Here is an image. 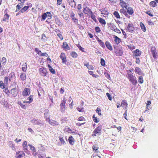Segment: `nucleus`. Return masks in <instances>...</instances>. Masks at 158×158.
Listing matches in <instances>:
<instances>
[{"instance_id": "nucleus-30", "label": "nucleus", "mask_w": 158, "mask_h": 158, "mask_svg": "<svg viewBox=\"0 0 158 158\" xmlns=\"http://www.w3.org/2000/svg\"><path fill=\"white\" fill-rule=\"evenodd\" d=\"M48 66L49 68V69L51 73L53 74H54L56 73V72L54 69H53L52 67L49 65H48Z\"/></svg>"}, {"instance_id": "nucleus-26", "label": "nucleus", "mask_w": 158, "mask_h": 158, "mask_svg": "<svg viewBox=\"0 0 158 158\" xmlns=\"http://www.w3.org/2000/svg\"><path fill=\"white\" fill-rule=\"evenodd\" d=\"M140 25L142 30L143 31L145 32L146 30V29L144 24L142 22H140Z\"/></svg>"}, {"instance_id": "nucleus-36", "label": "nucleus", "mask_w": 158, "mask_h": 158, "mask_svg": "<svg viewBox=\"0 0 158 158\" xmlns=\"http://www.w3.org/2000/svg\"><path fill=\"white\" fill-rule=\"evenodd\" d=\"M98 20L99 22L102 24L105 25L106 24V22L105 20L102 18H99L98 19Z\"/></svg>"}, {"instance_id": "nucleus-52", "label": "nucleus", "mask_w": 158, "mask_h": 158, "mask_svg": "<svg viewBox=\"0 0 158 158\" xmlns=\"http://www.w3.org/2000/svg\"><path fill=\"white\" fill-rule=\"evenodd\" d=\"M47 17V14L46 13H44L42 15V19L43 20H44Z\"/></svg>"}, {"instance_id": "nucleus-3", "label": "nucleus", "mask_w": 158, "mask_h": 158, "mask_svg": "<svg viewBox=\"0 0 158 158\" xmlns=\"http://www.w3.org/2000/svg\"><path fill=\"white\" fill-rule=\"evenodd\" d=\"M40 74L42 76H45L47 74V69L46 68L42 67L39 69Z\"/></svg>"}, {"instance_id": "nucleus-19", "label": "nucleus", "mask_w": 158, "mask_h": 158, "mask_svg": "<svg viewBox=\"0 0 158 158\" xmlns=\"http://www.w3.org/2000/svg\"><path fill=\"white\" fill-rule=\"evenodd\" d=\"M120 3L121 4V6L123 8V7L125 8L126 9H127V3L124 1L123 0H119Z\"/></svg>"}, {"instance_id": "nucleus-15", "label": "nucleus", "mask_w": 158, "mask_h": 158, "mask_svg": "<svg viewBox=\"0 0 158 158\" xmlns=\"http://www.w3.org/2000/svg\"><path fill=\"white\" fill-rule=\"evenodd\" d=\"M75 14L73 12H72L71 13L70 16L72 19V20L74 21V23L76 24H77L78 23V19H76L74 17Z\"/></svg>"}, {"instance_id": "nucleus-17", "label": "nucleus", "mask_w": 158, "mask_h": 158, "mask_svg": "<svg viewBox=\"0 0 158 158\" xmlns=\"http://www.w3.org/2000/svg\"><path fill=\"white\" fill-rule=\"evenodd\" d=\"M68 141L70 145H73L74 144L75 140L72 136L71 135L69 137L68 139Z\"/></svg>"}, {"instance_id": "nucleus-62", "label": "nucleus", "mask_w": 158, "mask_h": 158, "mask_svg": "<svg viewBox=\"0 0 158 158\" xmlns=\"http://www.w3.org/2000/svg\"><path fill=\"white\" fill-rule=\"evenodd\" d=\"M114 31L118 33H121V31L120 30L118 29L117 27L116 28Z\"/></svg>"}, {"instance_id": "nucleus-8", "label": "nucleus", "mask_w": 158, "mask_h": 158, "mask_svg": "<svg viewBox=\"0 0 158 158\" xmlns=\"http://www.w3.org/2000/svg\"><path fill=\"white\" fill-rule=\"evenodd\" d=\"M83 12L85 14H89L90 15L93 13L91 10L88 7L84 8Z\"/></svg>"}, {"instance_id": "nucleus-55", "label": "nucleus", "mask_w": 158, "mask_h": 158, "mask_svg": "<svg viewBox=\"0 0 158 158\" xmlns=\"http://www.w3.org/2000/svg\"><path fill=\"white\" fill-rule=\"evenodd\" d=\"M0 87L2 89H4L5 88V85L2 81H0Z\"/></svg>"}, {"instance_id": "nucleus-37", "label": "nucleus", "mask_w": 158, "mask_h": 158, "mask_svg": "<svg viewBox=\"0 0 158 158\" xmlns=\"http://www.w3.org/2000/svg\"><path fill=\"white\" fill-rule=\"evenodd\" d=\"M150 5L152 7H154L157 6L156 2L154 1H151L150 3Z\"/></svg>"}, {"instance_id": "nucleus-44", "label": "nucleus", "mask_w": 158, "mask_h": 158, "mask_svg": "<svg viewBox=\"0 0 158 158\" xmlns=\"http://www.w3.org/2000/svg\"><path fill=\"white\" fill-rule=\"evenodd\" d=\"M90 17L91 18V19L93 20L96 22L97 21V19L96 18V17L95 15H94L93 13H92V14H91L90 15Z\"/></svg>"}, {"instance_id": "nucleus-40", "label": "nucleus", "mask_w": 158, "mask_h": 158, "mask_svg": "<svg viewBox=\"0 0 158 158\" xmlns=\"http://www.w3.org/2000/svg\"><path fill=\"white\" fill-rule=\"evenodd\" d=\"M138 82L140 84H142L143 83V80L142 76H140L139 77Z\"/></svg>"}, {"instance_id": "nucleus-56", "label": "nucleus", "mask_w": 158, "mask_h": 158, "mask_svg": "<svg viewBox=\"0 0 158 158\" xmlns=\"http://www.w3.org/2000/svg\"><path fill=\"white\" fill-rule=\"evenodd\" d=\"M77 47L79 49L83 52H84V48L82 47L79 44L77 45Z\"/></svg>"}, {"instance_id": "nucleus-58", "label": "nucleus", "mask_w": 158, "mask_h": 158, "mask_svg": "<svg viewBox=\"0 0 158 158\" xmlns=\"http://www.w3.org/2000/svg\"><path fill=\"white\" fill-rule=\"evenodd\" d=\"M106 95L108 97V99L110 100H111L112 98L110 94L109 93H106Z\"/></svg>"}, {"instance_id": "nucleus-10", "label": "nucleus", "mask_w": 158, "mask_h": 158, "mask_svg": "<svg viewBox=\"0 0 158 158\" xmlns=\"http://www.w3.org/2000/svg\"><path fill=\"white\" fill-rule=\"evenodd\" d=\"M10 94L14 97H15L18 94V92L16 90L15 88H13L10 90Z\"/></svg>"}, {"instance_id": "nucleus-38", "label": "nucleus", "mask_w": 158, "mask_h": 158, "mask_svg": "<svg viewBox=\"0 0 158 158\" xmlns=\"http://www.w3.org/2000/svg\"><path fill=\"white\" fill-rule=\"evenodd\" d=\"M3 92L5 93L7 96H9L10 94V91L7 88L3 90Z\"/></svg>"}, {"instance_id": "nucleus-35", "label": "nucleus", "mask_w": 158, "mask_h": 158, "mask_svg": "<svg viewBox=\"0 0 158 158\" xmlns=\"http://www.w3.org/2000/svg\"><path fill=\"white\" fill-rule=\"evenodd\" d=\"M109 26L110 27V29L113 31H114L116 27L113 23H110L109 24Z\"/></svg>"}, {"instance_id": "nucleus-20", "label": "nucleus", "mask_w": 158, "mask_h": 158, "mask_svg": "<svg viewBox=\"0 0 158 158\" xmlns=\"http://www.w3.org/2000/svg\"><path fill=\"white\" fill-rule=\"evenodd\" d=\"M105 45L106 47L110 51H111L113 50L112 47L109 42L108 41H106L105 42Z\"/></svg>"}, {"instance_id": "nucleus-61", "label": "nucleus", "mask_w": 158, "mask_h": 158, "mask_svg": "<svg viewBox=\"0 0 158 158\" xmlns=\"http://www.w3.org/2000/svg\"><path fill=\"white\" fill-rule=\"evenodd\" d=\"M46 14H47V17H48V19H50L51 18V15L50 12H47L46 13Z\"/></svg>"}, {"instance_id": "nucleus-25", "label": "nucleus", "mask_w": 158, "mask_h": 158, "mask_svg": "<svg viewBox=\"0 0 158 158\" xmlns=\"http://www.w3.org/2000/svg\"><path fill=\"white\" fill-rule=\"evenodd\" d=\"M9 145L10 147L12 148L13 150H14L15 148V144L12 141H10L9 142Z\"/></svg>"}, {"instance_id": "nucleus-24", "label": "nucleus", "mask_w": 158, "mask_h": 158, "mask_svg": "<svg viewBox=\"0 0 158 158\" xmlns=\"http://www.w3.org/2000/svg\"><path fill=\"white\" fill-rule=\"evenodd\" d=\"M20 78L21 80L22 81H24L26 79V74L24 73H21L20 76Z\"/></svg>"}, {"instance_id": "nucleus-22", "label": "nucleus", "mask_w": 158, "mask_h": 158, "mask_svg": "<svg viewBox=\"0 0 158 158\" xmlns=\"http://www.w3.org/2000/svg\"><path fill=\"white\" fill-rule=\"evenodd\" d=\"M69 4L72 7H75L76 6V4L74 0H69Z\"/></svg>"}, {"instance_id": "nucleus-14", "label": "nucleus", "mask_w": 158, "mask_h": 158, "mask_svg": "<svg viewBox=\"0 0 158 158\" xmlns=\"http://www.w3.org/2000/svg\"><path fill=\"white\" fill-rule=\"evenodd\" d=\"M23 149L24 150V152L26 153L28 152V146L27 145V142L26 141H24L23 142Z\"/></svg>"}, {"instance_id": "nucleus-28", "label": "nucleus", "mask_w": 158, "mask_h": 158, "mask_svg": "<svg viewBox=\"0 0 158 158\" xmlns=\"http://www.w3.org/2000/svg\"><path fill=\"white\" fill-rule=\"evenodd\" d=\"M9 17V15L7 14L6 13L3 19V21L5 22H7L8 20Z\"/></svg>"}, {"instance_id": "nucleus-27", "label": "nucleus", "mask_w": 158, "mask_h": 158, "mask_svg": "<svg viewBox=\"0 0 158 158\" xmlns=\"http://www.w3.org/2000/svg\"><path fill=\"white\" fill-rule=\"evenodd\" d=\"M63 48L64 49H66L68 50H69L70 49V48L66 42H63Z\"/></svg>"}, {"instance_id": "nucleus-9", "label": "nucleus", "mask_w": 158, "mask_h": 158, "mask_svg": "<svg viewBox=\"0 0 158 158\" xmlns=\"http://www.w3.org/2000/svg\"><path fill=\"white\" fill-rule=\"evenodd\" d=\"M24 153L23 151H19L16 152V158H21L25 156Z\"/></svg>"}, {"instance_id": "nucleus-21", "label": "nucleus", "mask_w": 158, "mask_h": 158, "mask_svg": "<svg viewBox=\"0 0 158 158\" xmlns=\"http://www.w3.org/2000/svg\"><path fill=\"white\" fill-rule=\"evenodd\" d=\"M127 9V12L130 15H132L134 13V10L133 8L131 7H128Z\"/></svg>"}, {"instance_id": "nucleus-13", "label": "nucleus", "mask_w": 158, "mask_h": 158, "mask_svg": "<svg viewBox=\"0 0 158 158\" xmlns=\"http://www.w3.org/2000/svg\"><path fill=\"white\" fill-rule=\"evenodd\" d=\"M135 72L136 73L138 74L139 75H142L143 74V72L141 69L138 67H136L135 68Z\"/></svg>"}, {"instance_id": "nucleus-33", "label": "nucleus", "mask_w": 158, "mask_h": 158, "mask_svg": "<svg viewBox=\"0 0 158 158\" xmlns=\"http://www.w3.org/2000/svg\"><path fill=\"white\" fill-rule=\"evenodd\" d=\"M22 69L24 72H26L27 71V65L26 63H25V64L22 65Z\"/></svg>"}, {"instance_id": "nucleus-2", "label": "nucleus", "mask_w": 158, "mask_h": 158, "mask_svg": "<svg viewBox=\"0 0 158 158\" xmlns=\"http://www.w3.org/2000/svg\"><path fill=\"white\" fill-rule=\"evenodd\" d=\"M31 122L34 125H40V126L43 125V124H42L41 121L38 119L34 118L31 120Z\"/></svg>"}, {"instance_id": "nucleus-7", "label": "nucleus", "mask_w": 158, "mask_h": 158, "mask_svg": "<svg viewBox=\"0 0 158 158\" xmlns=\"http://www.w3.org/2000/svg\"><path fill=\"white\" fill-rule=\"evenodd\" d=\"M115 53L117 56H122L123 54V50L122 48H118L116 50Z\"/></svg>"}, {"instance_id": "nucleus-54", "label": "nucleus", "mask_w": 158, "mask_h": 158, "mask_svg": "<svg viewBox=\"0 0 158 158\" xmlns=\"http://www.w3.org/2000/svg\"><path fill=\"white\" fill-rule=\"evenodd\" d=\"M92 148L93 150H94L95 151H96L98 150V147L97 145H93Z\"/></svg>"}, {"instance_id": "nucleus-39", "label": "nucleus", "mask_w": 158, "mask_h": 158, "mask_svg": "<svg viewBox=\"0 0 158 158\" xmlns=\"http://www.w3.org/2000/svg\"><path fill=\"white\" fill-rule=\"evenodd\" d=\"M128 104L127 103V101L125 100H123L121 102V106L122 107H124L126 106V107L127 106Z\"/></svg>"}, {"instance_id": "nucleus-53", "label": "nucleus", "mask_w": 158, "mask_h": 158, "mask_svg": "<svg viewBox=\"0 0 158 158\" xmlns=\"http://www.w3.org/2000/svg\"><path fill=\"white\" fill-rule=\"evenodd\" d=\"M100 63L102 66H104L105 65V60L103 58H101Z\"/></svg>"}, {"instance_id": "nucleus-42", "label": "nucleus", "mask_w": 158, "mask_h": 158, "mask_svg": "<svg viewBox=\"0 0 158 158\" xmlns=\"http://www.w3.org/2000/svg\"><path fill=\"white\" fill-rule=\"evenodd\" d=\"M113 15L116 18L118 19H120V18L119 15L117 11H114L113 13Z\"/></svg>"}, {"instance_id": "nucleus-32", "label": "nucleus", "mask_w": 158, "mask_h": 158, "mask_svg": "<svg viewBox=\"0 0 158 158\" xmlns=\"http://www.w3.org/2000/svg\"><path fill=\"white\" fill-rule=\"evenodd\" d=\"M29 8V6H25L23 8H22L20 10V12L22 13H23L25 11H26Z\"/></svg>"}, {"instance_id": "nucleus-48", "label": "nucleus", "mask_w": 158, "mask_h": 158, "mask_svg": "<svg viewBox=\"0 0 158 158\" xmlns=\"http://www.w3.org/2000/svg\"><path fill=\"white\" fill-rule=\"evenodd\" d=\"M8 81H9V82L10 81V79H9L8 77H5L4 81V83L7 84Z\"/></svg>"}, {"instance_id": "nucleus-31", "label": "nucleus", "mask_w": 158, "mask_h": 158, "mask_svg": "<svg viewBox=\"0 0 158 158\" xmlns=\"http://www.w3.org/2000/svg\"><path fill=\"white\" fill-rule=\"evenodd\" d=\"M114 41L116 44H118L121 42V40L117 36H114Z\"/></svg>"}, {"instance_id": "nucleus-18", "label": "nucleus", "mask_w": 158, "mask_h": 158, "mask_svg": "<svg viewBox=\"0 0 158 158\" xmlns=\"http://www.w3.org/2000/svg\"><path fill=\"white\" fill-rule=\"evenodd\" d=\"M28 146L30 147V149L33 152V155L35 156L37 154V153L35 147L30 144H28Z\"/></svg>"}, {"instance_id": "nucleus-6", "label": "nucleus", "mask_w": 158, "mask_h": 158, "mask_svg": "<svg viewBox=\"0 0 158 158\" xmlns=\"http://www.w3.org/2000/svg\"><path fill=\"white\" fill-rule=\"evenodd\" d=\"M30 93V89L28 88H25L22 92L23 96L29 95Z\"/></svg>"}, {"instance_id": "nucleus-4", "label": "nucleus", "mask_w": 158, "mask_h": 158, "mask_svg": "<svg viewBox=\"0 0 158 158\" xmlns=\"http://www.w3.org/2000/svg\"><path fill=\"white\" fill-rule=\"evenodd\" d=\"M151 52L155 60L156 59L157 53L156 51V48L154 46H152L151 47Z\"/></svg>"}, {"instance_id": "nucleus-23", "label": "nucleus", "mask_w": 158, "mask_h": 158, "mask_svg": "<svg viewBox=\"0 0 158 158\" xmlns=\"http://www.w3.org/2000/svg\"><path fill=\"white\" fill-rule=\"evenodd\" d=\"M97 40L100 45L103 48H105V46L104 42H103L101 40L99 39L98 37H97Z\"/></svg>"}, {"instance_id": "nucleus-12", "label": "nucleus", "mask_w": 158, "mask_h": 158, "mask_svg": "<svg viewBox=\"0 0 158 158\" xmlns=\"http://www.w3.org/2000/svg\"><path fill=\"white\" fill-rule=\"evenodd\" d=\"M60 58L62 60V62L63 63H65L67 61L65 57V54L64 53H62L60 56Z\"/></svg>"}, {"instance_id": "nucleus-50", "label": "nucleus", "mask_w": 158, "mask_h": 158, "mask_svg": "<svg viewBox=\"0 0 158 158\" xmlns=\"http://www.w3.org/2000/svg\"><path fill=\"white\" fill-rule=\"evenodd\" d=\"M55 21L56 22V23L58 25H61V23L60 21V20L58 18H56L55 19Z\"/></svg>"}, {"instance_id": "nucleus-1", "label": "nucleus", "mask_w": 158, "mask_h": 158, "mask_svg": "<svg viewBox=\"0 0 158 158\" xmlns=\"http://www.w3.org/2000/svg\"><path fill=\"white\" fill-rule=\"evenodd\" d=\"M128 75V78L129 81L131 82L133 85H136L137 83V80L136 79V77L133 75V73H127Z\"/></svg>"}, {"instance_id": "nucleus-46", "label": "nucleus", "mask_w": 158, "mask_h": 158, "mask_svg": "<svg viewBox=\"0 0 158 158\" xmlns=\"http://www.w3.org/2000/svg\"><path fill=\"white\" fill-rule=\"evenodd\" d=\"M35 51L37 53V54H38L39 55H40H40L41 54V53H42L41 51L40 50L37 48H35Z\"/></svg>"}, {"instance_id": "nucleus-57", "label": "nucleus", "mask_w": 158, "mask_h": 158, "mask_svg": "<svg viewBox=\"0 0 158 158\" xmlns=\"http://www.w3.org/2000/svg\"><path fill=\"white\" fill-rule=\"evenodd\" d=\"M87 68L89 70H93L94 69V67H93L92 65H88L87 66Z\"/></svg>"}, {"instance_id": "nucleus-59", "label": "nucleus", "mask_w": 158, "mask_h": 158, "mask_svg": "<svg viewBox=\"0 0 158 158\" xmlns=\"http://www.w3.org/2000/svg\"><path fill=\"white\" fill-rule=\"evenodd\" d=\"M95 30L97 32H100L101 30L98 27H95Z\"/></svg>"}, {"instance_id": "nucleus-47", "label": "nucleus", "mask_w": 158, "mask_h": 158, "mask_svg": "<svg viewBox=\"0 0 158 158\" xmlns=\"http://www.w3.org/2000/svg\"><path fill=\"white\" fill-rule=\"evenodd\" d=\"M33 95H30L27 98V99L29 100L28 101L30 103L33 100Z\"/></svg>"}, {"instance_id": "nucleus-60", "label": "nucleus", "mask_w": 158, "mask_h": 158, "mask_svg": "<svg viewBox=\"0 0 158 158\" xmlns=\"http://www.w3.org/2000/svg\"><path fill=\"white\" fill-rule=\"evenodd\" d=\"M105 75L106 77L109 80H110V74L108 73H105Z\"/></svg>"}, {"instance_id": "nucleus-5", "label": "nucleus", "mask_w": 158, "mask_h": 158, "mask_svg": "<svg viewBox=\"0 0 158 158\" xmlns=\"http://www.w3.org/2000/svg\"><path fill=\"white\" fill-rule=\"evenodd\" d=\"M127 30L128 31L133 32L134 30L133 25L132 23H129L127 28Z\"/></svg>"}, {"instance_id": "nucleus-51", "label": "nucleus", "mask_w": 158, "mask_h": 158, "mask_svg": "<svg viewBox=\"0 0 158 158\" xmlns=\"http://www.w3.org/2000/svg\"><path fill=\"white\" fill-rule=\"evenodd\" d=\"M96 111L99 115H101V110L98 107L96 110Z\"/></svg>"}, {"instance_id": "nucleus-34", "label": "nucleus", "mask_w": 158, "mask_h": 158, "mask_svg": "<svg viewBox=\"0 0 158 158\" xmlns=\"http://www.w3.org/2000/svg\"><path fill=\"white\" fill-rule=\"evenodd\" d=\"M49 123L52 125L53 126H56L58 125V123L56 121L54 120L50 121Z\"/></svg>"}, {"instance_id": "nucleus-16", "label": "nucleus", "mask_w": 158, "mask_h": 158, "mask_svg": "<svg viewBox=\"0 0 158 158\" xmlns=\"http://www.w3.org/2000/svg\"><path fill=\"white\" fill-rule=\"evenodd\" d=\"M132 53H133V56H140L141 53V51L138 49H136L135 51H133Z\"/></svg>"}, {"instance_id": "nucleus-64", "label": "nucleus", "mask_w": 158, "mask_h": 158, "mask_svg": "<svg viewBox=\"0 0 158 158\" xmlns=\"http://www.w3.org/2000/svg\"><path fill=\"white\" fill-rule=\"evenodd\" d=\"M128 48H130L131 50H132L133 49H134L135 48L133 45H129L127 46Z\"/></svg>"}, {"instance_id": "nucleus-41", "label": "nucleus", "mask_w": 158, "mask_h": 158, "mask_svg": "<svg viewBox=\"0 0 158 158\" xmlns=\"http://www.w3.org/2000/svg\"><path fill=\"white\" fill-rule=\"evenodd\" d=\"M59 137L60 140L61 142V143L63 145H65V142L64 141V139H63L62 136H60Z\"/></svg>"}, {"instance_id": "nucleus-29", "label": "nucleus", "mask_w": 158, "mask_h": 158, "mask_svg": "<svg viewBox=\"0 0 158 158\" xmlns=\"http://www.w3.org/2000/svg\"><path fill=\"white\" fill-rule=\"evenodd\" d=\"M120 11L121 13L124 14L126 17H128V15L126 11L123 8L121 9L120 10Z\"/></svg>"}, {"instance_id": "nucleus-63", "label": "nucleus", "mask_w": 158, "mask_h": 158, "mask_svg": "<svg viewBox=\"0 0 158 158\" xmlns=\"http://www.w3.org/2000/svg\"><path fill=\"white\" fill-rule=\"evenodd\" d=\"M146 13L151 17H152L153 16V15L151 13L150 11H147L146 12Z\"/></svg>"}, {"instance_id": "nucleus-43", "label": "nucleus", "mask_w": 158, "mask_h": 158, "mask_svg": "<svg viewBox=\"0 0 158 158\" xmlns=\"http://www.w3.org/2000/svg\"><path fill=\"white\" fill-rule=\"evenodd\" d=\"M60 110L61 112H64L65 110V105H62L61 103L60 104Z\"/></svg>"}, {"instance_id": "nucleus-49", "label": "nucleus", "mask_w": 158, "mask_h": 158, "mask_svg": "<svg viewBox=\"0 0 158 158\" xmlns=\"http://www.w3.org/2000/svg\"><path fill=\"white\" fill-rule=\"evenodd\" d=\"M93 118L94 122L95 123H98L99 121V120L97 119V118L95 117V115H93Z\"/></svg>"}, {"instance_id": "nucleus-45", "label": "nucleus", "mask_w": 158, "mask_h": 158, "mask_svg": "<svg viewBox=\"0 0 158 158\" xmlns=\"http://www.w3.org/2000/svg\"><path fill=\"white\" fill-rule=\"evenodd\" d=\"M71 56L74 58H76L77 56V54L75 52H72L71 54Z\"/></svg>"}, {"instance_id": "nucleus-11", "label": "nucleus", "mask_w": 158, "mask_h": 158, "mask_svg": "<svg viewBox=\"0 0 158 158\" xmlns=\"http://www.w3.org/2000/svg\"><path fill=\"white\" fill-rule=\"evenodd\" d=\"M101 126L98 127L94 130L93 132V133L98 134L99 135L101 134Z\"/></svg>"}]
</instances>
